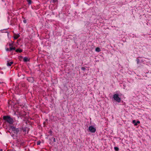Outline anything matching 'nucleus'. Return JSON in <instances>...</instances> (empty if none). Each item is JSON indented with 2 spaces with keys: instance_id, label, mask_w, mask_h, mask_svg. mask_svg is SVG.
I'll list each match as a JSON object with an SVG mask.
<instances>
[{
  "instance_id": "1",
  "label": "nucleus",
  "mask_w": 151,
  "mask_h": 151,
  "mask_svg": "<svg viewBox=\"0 0 151 151\" xmlns=\"http://www.w3.org/2000/svg\"><path fill=\"white\" fill-rule=\"evenodd\" d=\"M3 119L10 124H12L13 123V119L9 116H4L3 117Z\"/></svg>"
},
{
  "instance_id": "2",
  "label": "nucleus",
  "mask_w": 151,
  "mask_h": 151,
  "mask_svg": "<svg viewBox=\"0 0 151 151\" xmlns=\"http://www.w3.org/2000/svg\"><path fill=\"white\" fill-rule=\"evenodd\" d=\"M23 59H24V61L25 62H27V61H29V59H28V58H26V57L24 58Z\"/></svg>"
},
{
  "instance_id": "3",
  "label": "nucleus",
  "mask_w": 151,
  "mask_h": 151,
  "mask_svg": "<svg viewBox=\"0 0 151 151\" xmlns=\"http://www.w3.org/2000/svg\"><path fill=\"white\" fill-rule=\"evenodd\" d=\"M19 34H15L14 36V38L15 39H17L19 37Z\"/></svg>"
},
{
  "instance_id": "4",
  "label": "nucleus",
  "mask_w": 151,
  "mask_h": 151,
  "mask_svg": "<svg viewBox=\"0 0 151 151\" xmlns=\"http://www.w3.org/2000/svg\"><path fill=\"white\" fill-rule=\"evenodd\" d=\"M16 51L17 52H22V50L21 49H17L16 50Z\"/></svg>"
},
{
  "instance_id": "5",
  "label": "nucleus",
  "mask_w": 151,
  "mask_h": 151,
  "mask_svg": "<svg viewBox=\"0 0 151 151\" xmlns=\"http://www.w3.org/2000/svg\"><path fill=\"white\" fill-rule=\"evenodd\" d=\"M11 128L12 129V130L13 131H14L16 130L17 132V129H16V128L15 127H12Z\"/></svg>"
},
{
  "instance_id": "6",
  "label": "nucleus",
  "mask_w": 151,
  "mask_h": 151,
  "mask_svg": "<svg viewBox=\"0 0 151 151\" xmlns=\"http://www.w3.org/2000/svg\"><path fill=\"white\" fill-rule=\"evenodd\" d=\"M13 63V62H11L10 63H7V65L8 66H10L11 65V64H12Z\"/></svg>"
},
{
  "instance_id": "7",
  "label": "nucleus",
  "mask_w": 151,
  "mask_h": 151,
  "mask_svg": "<svg viewBox=\"0 0 151 151\" xmlns=\"http://www.w3.org/2000/svg\"><path fill=\"white\" fill-rule=\"evenodd\" d=\"M15 47H14L13 48H12V47H10V50H15Z\"/></svg>"
},
{
  "instance_id": "8",
  "label": "nucleus",
  "mask_w": 151,
  "mask_h": 151,
  "mask_svg": "<svg viewBox=\"0 0 151 151\" xmlns=\"http://www.w3.org/2000/svg\"><path fill=\"white\" fill-rule=\"evenodd\" d=\"M27 1L29 3V4H30L31 3V0H27Z\"/></svg>"
},
{
  "instance_id": "9",
  "label": "nucleus",
  "mask_w": 151,
  "mask_h": 151,
  "mask_svg": "<svg viewBox=\"0 0 151 151\" xmlns=\"http://www.w3.org/2000/svg\"><path fill=\"white\" fill-rule=\"evenodd\" d=\"M41 142L40 141H39L37 142V145H39L40 144Z\"/></svg>"
},
{
  "instance_id": "10",
  "label": "nucleus",
  "mask_w": 151,
  "mask_h": 151,
  "mask_svg": "<svg viewBox=\"0 0 151 151\" xmlns=\"http://www.w3.org/2000/svg\"><path fill=\"white\" fill-rule=\"evenodd\" d=\"M23 22L24 23H26V20H24Z\"/></svg>"
},
{
  "instance_id": "11",
  "label": "nucleus",
  "mask_w": 151,
  "mask_h": 151,
  "mask_svg": "<svg viewBox=\"0 0 151 151\" xmlns=\"http://www.w3.org/2000/svg\"><path fill=\"white\" fill-rule=\"evenodd\" d=\"M8 50H9V49L8 48L6 50L8 51Z\"/></svg>"
},
{
  "instance_id": "12",
  "label": "nucleus",
  "mask_w": 151,
  "mask_h": 151,
  "mask_svg": "<svg viewBox=\"0 0 151 151\" xmlns=\"http://www.w3.org/2000/svg\"><path fill=\"white\" fill-rule=\"evenodd\" d=\"M12 44H10L9 45H10V46H12Z\"/></svg>"
},
{
  "instance_id": "13",
  "label": "nucleus",
  "mask_w": 151,
  "mask_h": 151,
  "mask_svg": "<svg viewBox=\"0 0 151 151\" xmlns=\"http://www.w3.org/2000/svg\"><path fill=\"white\" fill-rule=\"evenodd\" d=\"M22 58V56H21V58Z\"/></svg>"
}]
</instances>
